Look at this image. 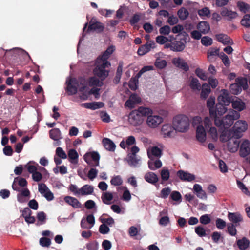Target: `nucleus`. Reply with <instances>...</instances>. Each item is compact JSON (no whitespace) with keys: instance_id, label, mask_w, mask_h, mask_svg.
Returning a JSON list of instances; mask_svg holds the SVG:
<instances>
[{"instance_id":"obj_1","label":"nucleus","mask_w":250,"mask_h":250,"mask_svg":"<svg viewBox=\"0 0 250 250\" xmlns=\"http://www.w3.org/2000/svg\"><path fill=\"white\" fill-rule=\"evenodd\" d=\"M247 128L248 124L245 121L238 120L235 122L231 130L222 131L220 134V141H227L230 137L235 139L240 138Z\"/></svg>"},{"instance_id":"obj_2","label":"nucleus","mask_w":250,"mask_h":250,"mask_svg":"<svg viewBox=\"0 0 250 250\" xmlns=\"http://www.w3.org/2000/svg\"><path fill=\"white\" fill-rule=\"evenodd\" d=\"M152 109L143 106L139 107L137 109L132 110L128 115V122L130 125L136 126L143 123L144 117L152 114Z\"/></svg>"},{"instance_id":"obj_3","label":"nucleus","mask_w":250,"mask_h":250,"mask_svg":"<svg viewBox=\"0 0 250 250\" xmlns=\"http://www.w3.org/2000/svg\"><path fill=\"white\" fill-rule=\"evenodd\" d=\"M172 125L176 131L185 133L189 128L190 121L186 115L180 114L174 117Z\"/></svg>"},{"instance_id":"obj_4","label":"nucleus","mask_w":250,"mask_h":250,"mask_svg":"<svg viewBox=\"0 0 250 250\" xmlns=\"http://www.w3.org/2000/svg\"><path fill=\"white\" fill-rule=\"evenodd\" d=\"M111 65L110 62H103L96 61L95 67L93 69V74L95 76L99 78L101 81L104 80L109 75V71L106 70Z\"/></svg>"},{"instance_id":"obj_5","label":"nucleus","mask_w":250,"mask_h":250,"mask_svg":"<svg viewBox=\"0 0 250 250\" xmlns=\"http://www.w3.org/2000/svg\"><path fill=\"white\" fill-rule=\"evenodd\" d=\"M240 114L236 111L230 110L228 114L220 122V130L224 127L225 130H229L228 128L233 123L234 120L240 118Z\"/></svg>"},{"instance_id":"obj_6","label":"nucleus","mask_w":250,"mask_h":250,"mask_svg":"<svg viewBox=\"0 0 250 250\" xmlns=\"http://www.w3.org/2000/svg\"><path fill=\"white\" fill-rule=\"evenodd\" d=\"M248 87V81L246 78L239 77L236 79L235 83L230 85V91L234 95H238L242 91Z\"/></svg>"},{"instance_id":"obj_7","label":"nucleus","mask_w":250,"mask_h":250,"mask_svg":"<svg viewBox=\"0 0 250 250\" xmlns=\"http://www.w3.org/2000/svg\"><path fill=\"white\" fill-rule=\"evenodd\" d=\"M153 69L152 66H144L137 74L135 77L131 78L128 83V85L129 88L132 90H135L138 88V79L141 76V75L145 72L152 70Z\"/></svg>"},{"instance_id":"obj_8","label":"nucleus","mask_w":250,"mask_h":250,"mask_svg":"<svg viewBox=\"0 0 250 250\" xmlns=\"http://www.w3.org/2000/svg\"><path fill=\"white\" fill-rule=\"evenodd\" d=\"M221 96H220V114L225 113L226 112L227 108L226 106L229 105L230 103V99L229 96V92L225 89H222L221 91Z\"/></svg>"},{"instance_id":"obj_9","label":"nucleus","mask_w":250,"mask_h":250,"mask_svg":"<svg viewBox=\"0 0 250 250\" xmlns=\"http://www.w3.org/2000/svg\"><path fill=\"white\" fill-rule=\"evenodd\" d=\"M100 156L96 151L87 153L84 155V160L91 167H96L99 165Z\"/></svg>"},{"instance_id":"obj_10","label":"nucleus","mask_w":250,"mask_h":250,"mask_svg":"<svg viewBox=\"0 0 250 250\" xmlns=\"http://www.w3.org/2000/svg\"><path fill=\"white\" fill-rule=\"evenodd\" d=\"M215 100L214 97L210 96L207 100V106L209 109L210 117L214 119L215 125L219 127V119L217 116L216 110L214 107Z\"/></svg>"},{"instance_id":"obj_11","label":"nucleus","mask_w":250,"mask_h":250,"mask_svg":"<svg viewBox=\"0 0 250 250\" xmlns=\"http://www.w3.org/2000/svg\"><path fill=\"white\" fill-rule=\"evenodd\" d=\"M104 26L102 23L97 21L96 19L93 18L89 22L87 32L95 31L97 33H100L104 31Z\"/></svg>"},{"instance_id":"obj_12","label":"nucleus","mask_w":250,"mask_h":250,"mask_svg":"<svg viewBox=\"0 0 250 250\" xmlns=\"http://www.w3.org/2000/svg\"><path fill=\"white\" fill-rule=\"evenodd\" d=\"M147 117V124L151 128L157 127L163 121V118L159 115H152L151 114Z\"/></svg>"},{"instance_id":"obj_13","label":"nucleus","mask_w":250,"mask_h":250,"mask_svg":"<svg viewBox=\"0 0 250 250\" xmlns=\"http://www.w3.org/2000/svg\"><path fill=\"white\" fill-rule=\"evenodd\" d=\"M76 81V78H71L66 82V84L67 85L66 91L69 95H74L77 93L78 87L75 83Z\"/></svg>"},{"instance_id":"obj_14","label":"nucleus","mask_w":250,"mask_h":250,"mask_svg":"<svg viewBox=\"0 0 250 250\" xmlns=\"http://www.w3.org/2000/svg\"><path fill=\"white\" fill-rule=\"evenodd\" d=\"M39 191L42 194L47 200L50 201L53 200L54 197L53 193L50 190L45 184H41L39 185Z\"/></svg>"},{"instance_id":"obj_15","label":"nucleus","mask_w":250,"mask_h":250,"mask_svg":"<svg viewBox=\"0 0 250 250\" xmlns=\"http://www.w3.org/2000/svg\"><path fill=\"white\" fill-rule=\"evenodd\" d=\"M155 43L153 41L147 42L145 44L139 47L137 53L139 55L143 56L150 51L151 48L155 47Z\"/></svg>"},{"instance_id":"obj_16","label":"nucleus","mask_w":250,"mask_h":250,"mask_svg":"<svg viewBox=\"0 0 250 250\" xmlns=\"http://www.w3.org/2000/svg\"><path fill=\"white\" fill-rule=\"evenodd\" d=\"M75 83L79 88V92L84 93L87 92L88 88L87 87V82L86 80L83 77H79L76 78Z\"/></svg>"},{"instance_id":"obj_17","label":"nucleus","mask_w":250,"mask_h":250,"mask_svg":"<svg viewBox=\"0 0 250 250\" xmlns=\"http://www.w3.org/2000/svg\"><path fill=\"white\" fill-rule=\"evenodd\" d=\"M161 131L164 137H172L176 133L173 126H172L170 124L164 125L162 127Z\"/></svg>"},{"instance_id":"obj_18","label":"nucleus","mask_w":250,"mask_h":250,"mask_svg":"<svg viewBox=\"0 0 250 250\" xmlns=\"http://www.w3.org/2000/svg\"><path fill=\"white\" fill-rule=\"evenodd\" d=\"M220 14L228 20L235 19L238 16L237 12L229 10L224 6L220 9Z\"/></svg>"},{"instance_id":"obj_19","label":"nucleus","mask_w":250,"mask_h":250,"mask_svg":"<svg viewBox=\"0 0 250 250\" xmlns=\"http://www.w3.org/2000/svg\"><path fill=\"white\" fill-rule=\"evenodd\" d=\"M177 175L183 181L191 182L195 179L194 175L182 170L178 171Z\"/></svg>"},{"instance_id":"obj_20","label":"nucleus","mask_w":250,"mask_h":250,"mask_svg":"<svg viewBox=\"0 0 250 250\" xmlns=\"http://www.w3.org/2000/svg\"><path fill=\"white\" fill-rule=\"evenodd\" d=\"M250 153V142L244 140L240 146V155L242 157L247 156Z\"/></svg>"},{"instance_id":"obj_21","label":"nucleus","mask_w":250,"mask_h":250,"mask_svg":"<svg viewBox=\"0 0 250 250\" xmlns=\"http://www.w3.org/2000/svg\"><path fill=\"white\" fill-rule=\"evenodd\" d=\"M229 141L227 144L229 150L231 152H235L237 151L239 146V141L230 137L227 141Z\"/></svg>"},{"instance_id":"obj_22","label":"nucleus","mask_w":250,"mask_h":250,"mask_svg":"<svg viewBox=\"0 0 250 250\" xmlns=\"http://www.w3.org/2000/svg\"><path fill=\"white\" fill-rule=\"evenodd\" d=\"M144 179L148 183L153 185L157 186V182L159 181L158 176L154 172H148L145 174Z\"/></svg>"},{"instance_id":"obj_23","label":"nucleus","mask_w":250,"mask_h":250,"mask_svg":"<svg viewBox=\"0 0 250 250\" xmlns=\"http://www.w3.org/2000/svg\"><path fill=\"white\" fill-rule=\"evenodd\" d=\"M231 104L232 107L238 111H241L245 108V103L238 98L232 100Z\"/></svg>"},{"instance_id":"obj_24","label":"nucleus","mask_w":250,"mask_h":250,"mask_svg":"<svg viewBox=\"0 0 250 250\" xmlns=\"http://www.w3.org/2000/svg\"><path fill=\"white\" fill-rule=\"evenodd\" d=\"M196 139L201 143L205 142L206 140V132L202 125H199L196 129Z\"/></svg>"},{"instance_id":"obj_25","label":"nucleus","mask_w":250,"mask_h":250,"mask_svg":"<svg viewBox=\"0 0 250 250\" xmlns=\"http://www.w3.org/2000/svg\"><path fill=\"white\" fill-rule=\"evenodd\" d=\"M250 242L249 240L243 237L241 239H239L236 241V244L238 248L240 250H246L250 247Z\"/></svg>"},{"instance_id":"obj_26","label":"nucleus","mask_w":250,"mask_h":250,"mask_svg":"<svg viewBox=\"0 0 250 250\" xmlns=\"http://www.w3.org/2000/svg\"><path fill=\"white\" fill-rule=\"evenodd\" d=\"M173 62L176 65L177 67L182 69L185 71H188L189 70V66L188 63L182 58H178L175 59L173 60Z\"/></svg>"},{"instance_id":"obj_27","label":"nucleus","mask_w":250,"mask_h":250,"mask_svg":"<svg viewBox=\"0 0 250 250\" xmlns=\"http://www.w3.org/2000/svg\"><path fill=\"white\" fill-rule=\"evenodd\" d=\"M64 201L68 204L72 206L73 208H81V203L75 198L71 196H66L64 198Z\"/></svg>"},{"instance_id":"obj_28","label":"nucleus","mask_w":250,"mask_h":250,"mask_svg":"<svg viewBox=\"0 0 250 250\" xmlns=\"http://www.w3.org/2000/svg\"><path fill=\"white\" fill-rule=\"evenodd\" d=\"M104 148L110 151H114L115 149L116 146L112 141L110 139L104 138L102 141Z\"/></svg>"},{"instance_id":"obj_29","label":"nucleus","mask_w":250,"mask_h":250,"mask_svg":"<svg viewBox=\"0 0 250 250\" xmlns=\"http://www.w3.org/2000/svg\"><path fill=\"white\" fill-rule=\"evenodd\" d=\"M104 104L102 102H91L83 104L84 107L87 109L95 110L103 107Z\"/></svg>"},{"instance_id":"obj_30","label":"nucleus","mask_w":250,"mask_h":250,"mask_svg":"<svg viewBox=\"0 0 250 250\" xmlns=\"http://www.w3.org/2000/svg\"><path fill=\"white\" fill-rule=\"evenodd\" d=\"M80 194L82 196L92 194L94 191V188L92 186L89 185H85L80 189Z\"/></svg>"},{"instance_id":"obj_31","label":"nucleus","mask_w":250,"mask_h":250,"mask_svg":"<svg viewBox=\"0 0 250 250\" xmlns=\"http://www.w3.org/2000/svg\"><path fill=\"white\" fill-rule=\"evenodd\" d=\"M197 29L203 34L207 33L210 30L208 23L205 21L200 22L197 25Z\"/></svg>"},{"instance_id":"obj_32","label":"nucleus","mask_w":250,"mask_h":250,"mask_svg":"<svg viewBox=\"0 0 250 250\" xmlns=\"http://www.w3.org/2000/svg\"><path fill=\"white\" fill-rule=\"evenodd\" d=\"M228 218L230 221L234 223H238L243 221L242 215L238 212H229L228 214Z\"/></svg>"},{"instance_id":"obj_33","label":"nucleus","mask_w":250,"mask_h":250,"mask_svg":"<svg viewBox=\"0 0 250 250\" xmlns=\"http://www.w3.org/2000/svg\"><path fill=\"white\" fill-rule=\"evenodd\" d=\"M49 136L54 141H58L62 138L61 132L59 128H53L49 131Z\"/></svg>"},{"instance_id":"obj_34","label":"nucleus","mask_w":250,"mask_h":250,"mask_svg":"<svg viewBox=\"0 0 250 250\" xmlns=\"http://www.w3.org/2000/svg\"><path fill=\"white\" fill-rule=\"evenodd\" d=\"M173 49L172 51L175 52L182 51L185 48V43L180 41H175L172 42Z\"/></svg>"},{"instance_id":"obj_35","label":"nucleus","mask_w":250,"mask_h":250,"mask_svg":"<svg viewBox=\"0 0 250 250\" xmlns=\"http://www.w3.org/2000/svg\"><path fill=\"white\" fill-rule=\"evenodd\" d=\"M216 56H219V49L211 48L208 51V58L209 62L215 61Z\"/></svg>"},{"instance_id":"obj_36","label":"nucleus","mask_w":250,"mask_h":250,"mask_svg":"<svg viewBox=\"0 0 250 250\" xmlns=\"http://www.w3.org/2000/svg\"><path fill=\"white\" fill-rule=\"evenodd\" d=\"M210 92V89L209 86L206 83L203 84L200 94L201 99H206L208 96Z\"/></svg>"},{"instance_id":"obj_37","label":"nucleus","mask_w":250,"mask_h":250,"mask_svg":"<svg viewBox=\"0 0 250 250\" xmlns=\"http://www.w3.org/2000/svg\"><path fill=\"white\" fill-rule=\"evenodd\" d=\"M103 81L100 80L95 76L91 77L88 79V83L90 86H96L101 87L103 84Z\"/></svg>"},{"instance_id":"obj_38","label":"nucleus","mask_w":250,"mask_h":250,"mask_svg":"<svg viewBox=\"0 0 250 250\" xmlns=\"http://www.w3.org/2000/svg\"><path fill=\"white\" fill-rule=\"evenodd\" d=\"M149 168L152 170H155L156 169L160 168L162 166V163L160 160H157L154 162L149 161L148 162Z\"/></svg>"},{"instance_id":"obj_39","label":"nucleus","mask_w":250,"mask_h":250,"mask_svg":"<svg viewBox=\"0 0 250 250\" xmlns=\"http://www.w3.org/2000/svg\"><path fill=\"white\" fill-rule=\"evenodd\" d=\"M123 63L120 62L117 67L116 76L114 79V82L116 84L119 83L122 74Z\"/></svg>"},{"instance_id":"obj_40","label":"nucleus","mask_w":250,"mask_h":250,"mask_svg":"<svg viewBox=\"0 0 250 250\" xmlns=\"http://www.w3.org/2000/svg\"><path fill=\"white\" fill-rule=\"evenodd\" d=\"M113 198V194L109 192H104L102 195V201L105 204H109Z\"/></svg>"},{"instance_id":"obj_41","label":"nucleus","mask_w":250,"mask_h":250,"mask_svg":"<svg viewBox=\"0 0 250 250\" xmlns=\"http://www.w3.org/2000/svg\"><path fill=\"white\" fill-rule=\"evenodd\" d=\"M104 216H108V214H104L100 218V221L104 224H106L108 225L111 226L115 223L114 220L111 217L105 218L103 217Z\"/></svg>"},{"instance_id":"obj_42","label":"nucleus","mask_w":250,"mask_h":250,"mask_svg":"<svg viewBox=\"0 0 250 250\" xmlns=\"http://www.w3.org/2000/svg\"><path fill=\"white\" fill-rule=\"evenodd\" d=\"M99 91L100 89L93 87L90 90L87 91L85 93H83V96L85 97L83 99H86L87 98V96L91 94H93L95 98H98L99 96Z\"/></svg>"},{"instance_id":"obj_43","label":"nucleus","mask_w":250,"mask_h":250,"mask_svg":"<svg viewBox=\"0 0 250 250\" xmlns=\"http://www.w3.org/2000/svg\"><path fill=\"white\" fill-rule=\"evenodd\" d=\"M177 14L180 19L184 20L188 16L189 12L187 9L183 7L178 11Z\"/></svg>"},{"instance_id":"obj_44","label":"nucleus","mask_w":250,"mask_h":250,"mask_svg":"<svg viewBox=\"0 0 250 250\" xmlns=\"http://www.w3.org/2000/svg\"><path fill=\"white\" fill-rule=\"evenodd\" d=\"M123 179L120 175L113 176L111 179L110 183L112 185L119 186L123 184Z\"/></svg>"},{"instance_id":"obj_45","label":"nucleus","mask_w":250,"mask_h":250,"mask_svg":"<svg viewBox=\"0 0 250 250\" xmlns=\"http://www.w3.org/2000/svg\"><path fill=\"white\" fill-rule=\"evenodd\" d=\"M220 42H222L224 45H229L232 43L230 38L225 34H220Z\"/></svg>"},{"instance_id":"obj_46","label":"nucleus","mask_w":250,"mask_h":250,"mask_svg":"<svg viewBox=\"0 0 250 250\" xmlns=\"http://www.w3.org/2000/svg\"><path fill=\"white\" fill-rule=\"evenodd\" d=\"M237 5L240 11L244 13L248 12L250 9V6L248 4L242 1H238Z\"/></svg>"},{"instance_id":"obj_47","label":"nucleus","mask_w":250,"mask_h":250,"mask_svg":"<svg viewBox=\"0 0 250 250\" xmlns=\"http://www.w3.org/2000/svg\"><path fill=\"white\" fill-rule=\"evenodd\" d=\"M242 26L248 28L250 27V14H246L241 21Z\"/></svg>"},{"instance_id":"obj_48","label":"nucleus","mask_w":250,"mask_h":250,"mask_svg":"<svg viewBox=\"0 0 250 250\" xmlns=\"http://www.w3.org/2000/svg\"><path fill=\"white\" fill-rule=\"evenodd\" d=\"M190 87L191 89L194 90H200L201 84L199 82L198 80L196 78H192L190 83Z\"/></svg>"},{"instance_id":"obj_49","label":"nucleus","mask_w":250,"mask_h":250,"mask_svg":"<svg viewBox=\"0 0 250 250\" xmlns=\"http://www.w3.org/2000/svg\"><path fill=\"white\" fill-rule=\"evenodd\" d=\"M167 62L165 60L157 58L155 62V66L160 69L164 68L167 65Z\"/></svg>"},{"instance_id":"obj_50","label":"nucleus","mask_w":250,"mask_h":250,"mask_svg":"<svg viewBox=\"0 0 250 250\" xmlns=\"http://www.w3.org/2000/svg\"><path fill=\"white\" fill-rule=\"evenodd\" d=\"M196 75L203 80H207L208 79L207 74L201 69L198 68L195 70Z\"/></svg>"},{"instance_id":"obj_51","label":"nucleus","mask_w":250,"mask_h":250,"mask_svg":"<svg viewBox=\"0 0 250 250\" xmlns=\"http://www.w3.org/2000/svg\"><path fill=\"white\" fill-rule=\"evenodd\" d=\"M227 230L228 232L232 236H234L237 234V229L232 223H229L227 225Z\"/></svg>"},{"instance_id":"obj_52","label":"nucleus","mask_w":250,"mask_h":250,"mask_svg":"<svg viewBox=\"0 0 250 250\" xmlns=\"http://www.w3.org/2000/svg\"><path fill=\"white\" fill-rule=\"evenodd\" d=\"M110 55L109 53H106V51H105L102 55L98 57L96 60L103 62H110L107 60L110 57Z\"/></svg>"},{"instance_id":"obj_53","label":"nucleus","mask_w":250,"mask_h":250,"mask_svg":"<svg viewBox=\"0 0 250 250\" xmlns=\"http://www.w3.org/2000/svg\"><path fill=\"white\" fill-rule=\"evenodd\" d=\"M151 154L156 157L160 158L162 155V151L158 146H153L151 148Z\"/></svg>"},{"instance_id":"obj_54","label":"nucleus","mask_w":250,"mask_h":250,"mask_svg":"<svg viewBox=\"0 0 250 250\" xmlns=\"http://www.w3.org/2000/svg\"><path fill=\"white\" fill-rule=\"evenodd\" d=\"M220 58L226 67H229L230 65V61L228 57L225 55L223 52L220 53Z\"/></svg>"},{"instance_id":"obj_55","label":"nucleus","mask_w":250,"mask_h":250,"mask_svg":"<svg viewBox=\"0 0 250 250\" xmlns=\"http://www.w3.org/2000/svg\"><path fill=\"white\" fill-rule=\"evenodd\" d=\"M170 198L174 201H181L182 196L179 192L174 191L171 193Z\"/></svg>"},{"instance_id":"obj_56","label":"nucleus","mask_w":250,"mask_h":250,"mask_svg":"<svg viewBox=\"0 0 250 250\" xmlns=\"http://www.w3.org/2000/svg\"><path fill=\"white\" fill-rule=\"evenodd\" d=\"M40 244L42 247H48L51 244V240L47 237H42L40 239Z\"/></svg>"},{"instance_id":"obj_57","label":"nucleus","mask_w":250,"mask_h":250,"mask_svg":"<svg viewBox=\"0 0 250 250\" xmlns=\"http://www.w3.org/2000/svg\"><path fill=\"white\" fill-rule=\"evenodd\" d=\"M237 186L242 191V192L248 196H250V193L246 187L243 183L240 181H237Z\"/></svg>"},{"instance_id":"obj_58","label":"nucleus","mask_w":250,"mask_h":250,"mask_svg":"<svg viewBox=\"0 0 250 250\" xmlns=\"http://www.w3.org/2000/svg\"><path fill=\"white\" fill-rule=\"evenodd\" d=\"M201 42L203 45L206 46H208L212 44V40L209 37L205 36L201 39Z\"/></svg>"},{"instance_id":"obj_59","label":"nucleus","mask_w":250,"mask_h":250,"mask_svg":"<svg viewBox=\"0 0 250 250\" xmlns=\"http://www.w3.org/2000/svg\"><path fill=\"white\" fill-rule=\"evenodd\" d=\"M56 154L60 158L66 159L67 158V155L65 152L62 147H58L57 148L56 150Z\"/></svg>"},{"instance_id":"obj_60","label":"nucleus","mask_w":250,"mask_h":250,"mask_svg":"<svg viewBox=\"0 0 250 250\" xmlns=\"http://www.w3.org/2000/svg\"><path fill=\"white\" fill-rule=\"evenodd\" d=\"M171 192V189L169 188H165L161 191L160 197L163 199H166Z\"/></svg>"},{"instance_id":"obj_61","label":"nucleus","mask_w":250,"mask_h":250,"mask_svg":"<svg viewBox=\"0 0 250 250\" xmlns=\"http://www.w3.org/2000/svg\"><path fill=\"white\" fill-rule=\"evenodd\" d=\"M170 176V173L168 169H166L163 168L161 172V176L162 180L163 181H167Z\"/></svg>"},{"instance_id":"obj_62","label":"nucleus","mask_w":250,"mask_h":250,"mask_svg":"<svg viewBox=\"0 0 250 250\" xmlns=\"http://www.w3.org/2000/svg\"><path fill=\"white\" fill-rule=\"evenodd\" d=\"M99 231L101 234H105L109 232L110 229L106 224H102L100 226Z\"/></svg>"},{"instance_id":"obj_63","label":"nucleus","mask_w":250,"mask_h":250,"mask_svg":"<svg viewBox=\"0 0 250 250\" xmlns=\"http://www.w3.org/2000/svg\"><path fill=\"white\" fill-rule=\"evenodd\" d=\"M98 170L96 168H91L88 171L87 176L91 180L96 177Z\"/></svg>"},{"instance_id":"obj_64","label":"nucleus","mask_w":250,"mask_h":250,"mask_svg":"<svg viewBox=\"0 0 250 250\" xmlns=\"http://www.w3.org/2000/svg\"><path fill=\"white\" fill-rule=\"evenodd\" d=\"M68 155L69 159L71 160H77L78 158V153L77 152L76 150L74 149H70L68 151Z\"/></svg>"}]
</instances>
